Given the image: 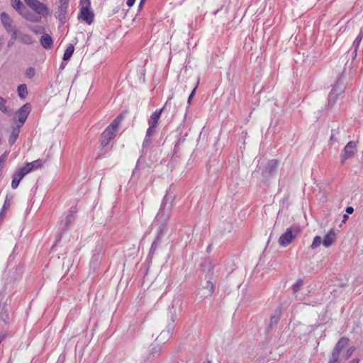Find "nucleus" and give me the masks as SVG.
I'll return each instance as SVG.
<instances>
[{"instance_id":"obj_1","label":"nucleus","mask_w":363,"mask_h":363,"mask_svg":"<svg viewBox=\"0 0 363 363\" xmlns=\"http://www.w3.org/2000/svg\"><path fill=\"white\" fill-rule=\"evenodd\" d=\"M171 186L167 190L166 195L164 196L159 211L155 217V223L158 225V230L160 233H164V227L169 218V214L172 208V202L175 199V195L170 193Z\"/></svg>"},{"instance_id":"obj_2","label":"nucleus","mask_w":363,"mask_h":363,"mask_svg":"<svg viewBox=\"0 0 363 363\" xmlns=\"http://www.w3.org/2000/svg\"><path fill=\"white\" fill-rule=\"evenodd\" d=\"M167 314L170 320L166 327V329L163 330L156 339V342L157 343H159V345L164 343L172 335V332L175 327L174 321L177 318V310L174 305L169 306Z\"/></svg>"},{"instance_id":"obj_3","label":"nucleus","mask_w":363,"mask_h":363,"mask_svg":"<svg viewBox=\"0 0 363 363\" xmlns=\"http://www.w3.org/2000/svg\"><path fill=\"white\" fill-rule=\"evenodd\" d=\"M349 341L347 337H341L335 345L331 356L345 360L348 359L354 351L352 347L348 348L345 352L343 351L348 345Z\"/></svg>"},{"instance_id":"obj_4","label":"nucleus","mask_w":363,"mask_h":363,"mask_svg":"<svg viewBox=\"0 0 363 363\" xmlns=\"http://www.w3.org/2000/svg\"><path fill=\"white\" fill-rule=\"evenodd\" d=\"M301 232L298 226H291L279 237L278 242L282 247H286L290 245Z\"/></svg>"},{"instance_id":"obj_5","label":"nucleus","mask_w":363,"mask_h":363,"mask_svg":"<svg viewBox=\"0 0 363 363\" xmlns=\"http://www.w3.org/2000/svg\"><path fill=\"white\" fill-rule=\"evenodd\" d=\"M278 164L279 161L276 159L268 161L265 167L262 170V181L263 182H267L276 174Z\"/></svg>"},{"instance_id":"obj_6","label":"nucleus","mask_w":363,"mask_h":363,"mask_svg":"<svg viewBox=\"0 0 363 363\" xmlns=\"http://www.w3.org/2000/svg\"><path fill=\"white\" fill-rule=\"evenodd\" d=\"M25 4L33 10L37 14L47 16L50 14L48 7L38 0H23Z\"/></svg>"},{"instance_id":"obj_7","label":"nucleus","mask_w":363,"mask_h":363,"mask_svg":"<svg viewBox=\"0 0 363 363\" xmlns=\"http://www.w3.org/2000/svg\"><path fill=\"white\" fill-rule=\"evenodd\" d=\"M357 144L354 141H350L347 143L340 155V162L345 163L346 160L353 157L357 152Z\"/></svg>"},{"instance_id":"obj_8","label":"nucleus","mask_w":363,"mask_h":363,"mask_svg":"<svg viewBox=\"0 0 363 363\" xmlns=\"http://www.w3.org/2000/svg\"><path fill=\"white\" fill-rule=\"evenodd\" d=\"M77 212L76 206L71 207L66 217L61 220L59 228L66 232L74 222Z\"/></svg>"},{"instance_id":"obj_9","label":"nucleus","mask_w":363,"mask_h":363,"mask_svg":"<svg viewBox=\"0 0 363 363\" xmlns=\"http://www.w3.org/2000/svg\"><path fill=\"white\" fill-rule=\"evenodd\" d=\"M69 0H59L57 8L55 12V16L61 23H64L67 14V9Z\"/></svg>"},{"instance_id":"obj_10","label":"nucleus","mask_w":363,"mask_h":363,"mask_svg":"<svg viewBox=\"0 0 363 363\" xmlns=\"http://www.w3.org/2000/svg\"><path fill=\"white\" fill-rule=\"evenodd\" d=\"M31 111V105L30 103L23 104L16 112V115L18 118L16 123L23 125L30 112Z\"/></svg>"},{"instance_id":"obj_11","label":"nucleus","mask_w":363,"mask_h":363,"mask_svg":"<svg viewBox=\"0 0 363 363\" xmlns=\"http://www.w3.org/2000/svg\"><path fill=\"white\" fill-rule=\"evenodd\" d=\"M116 130H112L108 126L104 130L101 135V147L103 149L108 145L111 139L114 137Z\"/></svg>"},{"instance_id":"obj_12","label":"nucleus","mask_w":363,"mask_h":363,"mask_svg":"<svg viewBox=\"0 0 363 363\" xmlns=\"http://www.w3.org/2000/svg\"><path fill=\"white\" fill-rule=\"evenodd\" d=\"M28 173V171L24 167L18 169L12 177L11 188L13 189H17L21 180Z\"/></svg>"},{"instance_id":"obj_13","label":"nucleus","mask_w":363,"mask_h":363,"mask_svg":"<svg viewBox=\"0 0 363 363\" xmlns=\"http://www.w3.org/2000/svg\"><path fill=\"white\" fill-rule=\"evenodd\" d=\"M94 18V13L91 11V9H80V13L78 16L79 19H82L86 23L90 25L93 23Z\"/></svg>"},{"instance_id":"obj_14","label":"nucleus","mask_w":363,"mask_h":363,"mask_svg":"<svg viewBox=\"0 0 363 363\" xmlns=\"http://www.w3.org/2000/svg\"><path fill=\"white\" fill-rule=\"evenodd\" d=\"M0 18L4 29L7 32H11L14 27L12 26L13 20L9 15L6 12H2L0 15Z\"/></svg>"},{"instance_id":"obj_15","label":"nucleus","mask_w":363,"mask_h":363,"mask_svg":"<svg viewBox=\"0 0 363 363\" xmlns=\"http://www.w3.org/2000/svg\"><path fill=\"white\" fill-rule=\"evenodd\" d=\"M166 106H167V104H165V105L162 108H161L159 110H156L155 112H153L152 113V115L150 116V117L148 120L149 125L157 126L158 121L160 120L161 114L165 110Z\"/></svg>"},{"instance_id":"obj_16","label":"nucleus","mask_w":363,"mask_h":363,"mask_svg":"<svg viewBox=\"0 0 363 363\" xmlns=\"http://www.w3.org/2000/svg\"><path fill=\"white\" fill-rule=\"evenodd\" d=\"M40 42L43 48L50 50L53 47V39L48 33H44L40 38Z\"/></svg>"},{"instance_id":"obj_17","label":"nucleus","mask_w":363,"mask_h":363,"mask_svg":"<svg viewBox=\"0 0 363 363\" xmlns=\"http://www.w3.org/2000/svg\"><path fill=\"white\" fill-rule=\"evenodd\" d=\"M10 307L6 303H0V320H2L5 323H9L10 320L9 315Z\"/></svg>"},{"instance_id":"obj_18","label":"nucleus","mask_w":363,"mask_h":363,"mask_svg":"<svg viewBox=\"0 0 363 363\" xmlns=\"http://www.w3.org/2000/svg\"><path fill=\"white\" fill-rule=\"evenodd\" d=\"M162 347L159 343L152 344L150 345L149 355L147 357L148 360H152L158 357L160 354Z\"/></svg>"},{"instance_id":"obj_19","label":"nucleus","mask_w":363,"mask_h":363,"mask_svg":"<svg viewBox=\"0 0 363 363\" xmlns=\"http://www.w3.org/2000/svg\"><path fill=\"white\" fill-rule=\"evenodd\" d=\"M22 126L23 125L16 123V125L12 127L11 133L8 140L11 145H13L18 139Z\"/></svg>"},{"instance_id":"obj_20","label":"nucleus","mask_w":363,"mask_h":363,"mask_svg":"<svg viewBox=\"0 0 363 363\" xmlns=\"http://www.w3.org/2000/svg\"><path fill=\"white\" fill-rule=\"evenodd\" d=\"M163 235V233H160V230H157V235L154 240V241L152 243V245L150 249L149 255H148V259H152L153 255L155 254L158 245L160 243V238Z\"/></svg>"},{"instance_id":"obj_21","label":"nucleus","mask_w":363,"mask_h":363,"mask_svg":"<svg viewBox=\"0 0 363 363\" xmlns=\"http://www.w3.org/2000/svg\"><path fill=\"white\" fill-rule=\"evenodd\" d=\"M335 233L334 231L330 230L328 233H327L323 240V244L325 247H330L335 241Z\"/></svg>"},{"instance_id":"obj_22","label":"nucleus","mask_w":363,"mask_h":363,"mask_svg":"<svg viewBox=\"0 0 363 363\" xmlns=\"http://www.w3.org/2000/svg\"><path fill=\"white\" fill-rule=\"evenodd\" d=\"M12 7L18 12L20 15L23 14L26 7L21 0H11Z\"/></svg>"},{"instance_id":"obj_23","label":"nucleus","mask_w":363,"mask_h":363,"mask_svg":"<svg viewBox=\"0 0 363 363\" xmlns=\"http://www.w3.org/2000/svg\"><path fill=\"white\" fill-rule=\"evenodd\" d=\"M21 16L25 18L26 20L30 21L31 22H39L41 20V16H36L31 12H30L27 9L23 12Z\"/></svg>"},{"instance_id":"obj_24","label":"nucleus","mask_w":363,"mask_h":363,"mask_svg":"<svg viewBox=\"0 0 363 363\" xmlns=\"http://www.w3.org/2000/svg\"><path fill=\"white\" fill-rule=\"evenodd\" d=\"M344 92V89L343 88H340L339 90H338V92H337V89L336 88H332V90L330 91V93L329 94V97H328V103L330 104V103H334L339 95H340L341 94H342Z\"/></svg>"},{"instance_id":"obj_25","label":"nucleus","mask_w":363,"mask_h":363,"mask_svg":"<svg viewBox=\"0 0 363 363\" xmlns=\"http://www.w3.org/2000/svg\"><path fill=\"white\" fill-rule=\"evenodd\" d=\"M6 99L0 96V111L8 116H11L13 111L11 108L6 106Z\"/></svg>"},{"instance_id":"obj_26","label":"nucleus","mask_w":363,"mask_h":363,"mask_svg":"<svg viewBox=\"0 0 363 363\" xmlns=\"http://www.w3.org/2000/svg\"><path fill=\"white\" fill-rule=\"evenodd\" d=\"M43 165V162L41 160H37L32 162H27L26 166L24 167L26 169L30 172L33 169H36L40 167Z\"/></svg>"},{"instance_id":"obj_27","label":"nucleus","mask_w":363,"mask_h":363,"mask_svg":"<svg viewBox=\"0 0 363 363\" xmlns=\"http://www.w3.org/2000/svg\"><path fill=\"white\" fill-rule=\"evenodd\" d=\"M103 252V245L102 244L98 243L94 251H93V256L92 259L95 260L96 262H98L99 259L101 257Z\"/></svg>"},{"instance_id":"obj_28","label":"nucleus","mask_w":363,"mask_h":363,"mask_svg":"<svg viewBox=\"0 0 363 363\" xmlns=\"http://www.w3.org/2000/svg\"><path fill=\"white\" fill-rule=\"evenodd\" d=\"M17 92L21 99H25L28 94L27 85L26 84H21L18 85L17 88Z\"/></svg>"},{"instance_id":"obj_29","label":"nucleus","mask_w":363,"mask_h":363,"mask_svg":"<svg viewBox=\"0 0 363 363\" xmlns=\"http://www.w3.org/2000/svg\"><path fill=\"white\" fill-rule=\"evenodd\" d=\"M12 200H13V196L12 195L7 194L6 196L4 203L3 205L1 211H0V216H4L5 215V212L9 208Z\"/></svg>"},{"instance_id":"obj_30","label":"nucleus","mask_w":363,"mask_h":363,"mask_svg":"<svg viewBox=\"0 0 363 363\" xmlns=\"http://www.w3.org/2000/svg\"><path fill=\"white\" fill-rule=\"evenodd\" d=\"M124 117L123 113H120L108 126L112 130L117 131L119 124Z\"/></svg>"},{"instance_id":"obj_31","label":"nucleus","mask_w":363,"mask_h":363,"mask_svg":"<svg viewBox=\"0 0 363 363\" xmlns=\"http://www.w3.org/2000/svg\"><path fill=\"white\" fill-rule=\"evenodd\" d=\"M281 309L279 308L278 311L275 312L274 315H272L270 318V323L269 328H272L274 325H277L281 318Z\"/></svg>"},{"instance_id":"obj_32","label":"nucleus","mask_w":363,"mask_h":363,"mask_svg":"<svg viewBox=\"0 0 363 363\" xmlns=\"http://www.w3.org/2000/svg\"><path fill=\"white\" fill-rule=\"evenodd\" d=\"M19 40L22 43L28 45H32L34 43V40L30 35L21 33H19Z\"/></svg>"},{"instance_id":"obj_33","label":"nucleus","mask_w":363,"mask_h":363,"mask_svg":"<svg viewBox=\"0 0 363 363\" xmlns=\"http://www.w3.org/2000/svg\"><path fill=\"white\" fill-rule=\"evenodd\" d=\"M74 51V47L72 44H69L66 48L64 55H63V60L68 61L70 60Z\"/></svg>"},{"instance_id":"obj_34","label":"nucleus","mask_w":363,"mask_h":363,"mask_svg":"<svg viewBox=\"0 0 363 363\" xmlns=\"http://www.w3.org/2000/svg\"><path fill=\"white\" fill-rule=\"evenodd\" d=\"M65 233V231L58 228L56 235H55V241L54 245L52 246V249H54V247L61 241L63 234Z\"/></svg>"},{"instance_id":"obj_35","label":"nucleus","mask_w":363,"mask_h":363,"mask_svg":"<svg viewBox=\"0 0 363 363\" xmlns=\"http://www.w3.org/2000/svg\"><path fill=\"white\" fill-rule=\"evenodd\" d=\"M29 29L35 34H44L45 28L40 26H29Z\"/></svg>"},{"instance_id":"obj_36","label":"nucleus","mask_w":363,"mask_h":363,"mask_svg":"<svg viewBox=\"0 0 363 363\" xmlns=\"http://www.w3.org/2000/svg\"><path fill=\"white\" fill-rule=\"evenodd\" d=\"M204 289H206L208 291V295L211 296L213 294L215 289V285L211 281H207L206 285L204 286Z\"/></svg>"},{"instance_id":"obj_37","label":"nucleus","mask_w":363,"mask_h":363,"mask_svg":"<svg viewBox=\"0 0 363 363\" xmlns=\"http://www.w3.org/2000/svg\"><path fill=\"white\" fill-rule=\"evenodd\" d=\"M342 84H343V77L342 75H338L335 80V84L333 86V88L335 87L337 89V92H338V90L340 88H343Z\"/></svg>"},{"instance_id":"obj_38","label":"nucleus","mask_w":363,"mask_h":363,"mask_svg":"<svg viewBox=\"0 0 363 363\" xmlns=\"http://www.w3.org/2000/svg\"><path fill=\"white\" fill-rule=\"evenodd\" d=\"M321 242H323L322 238L317 235L313 238V242L311 245V249H315L317 247H318Z\"/></svg>"},{"instance_id":"obj_39","label":"nucleus","mask_w":363,"mask_h":363,"mask_svg":"<svg viewBox=\"0 0 363 363\" xmlns=\"http://www.w3.org/2000/svg\"><path fill=\"white\" fill-rule=\"evenodd\" d=\"M302 285H303L302 279H298L296 281V282L292 285V290H293L294 293L298 292L300 290Z\"/></svg>"},{"instance_id":"obj_40","label":"nucleus","mask_w":363,"mask_h":363,"mask_svg":"<svg viewBox=\"0 0 363 363\" xmlns=\"http://www.w3.org/2000/svg\"><path fill=\"white\" fill-rule=\"evenodd\" d=\"M35 74V70L33 67H28L26 70V75L28 78L32 79Z\"/></svg>"},{"instance_id":"obj_41","label":"nucleus","mask_w":363,"mask_h":363,"mask_svg":"<svg viewBox=\"0 0 363 363\" xmlns=\"http://www.w3.org/2000/svg\"><path fill=\"white\" fill-rule=\"evenodd\" d=\"M156 128H157V126H155L152 125H149V127L146 131V135L147 137L152 136L155 133Z\"/></svg>"},{"instance_id":"obj_42","label":"nucleus","mask_w":363,"mask_h":363,"mask_svg":"<svg viewBox=\"0 0 363 363\" xmlns=\"http://www.w3.org/2000/svg\"><path fill=\"white\" fill-rule=\"evenodd\" d=\"M81 9H91V1L90 0H80Z\"/></svg>"},{"instance_id":"obj_43","label":"nucleus","mask_w":363,"mask_h":363,"mask_svg":"<svg viewBox=\"0 0 363 363\" xmlns=\"http://www.w3.org/2000/svg\"><path fill=\"white\" fill-rule=\"evenodd\" d=\"M11 39L12 40H16L17 38H19L20 33H18V31L15 28H13V30H11Z\"/></svg>"},{"instance_id":"obj_44","label":"nucleus","mask_w":363,"mask_h":363,"mask_svg":"<svg viewBox=\"0 0 363 363\" xmlns=\"http://www.w3.org/2000/svg\"><path fill=\"white\" fill-rule=\"evenodd\" d=\"M198 84H199V82H197V84H196V86L193 89V90H192L191 93V94H190V95L189 96V98H188V100H187V103H188L189 104H191V100H192L193 97H194V95H195V92H196V89H197Z\"/></svg>"},{"instance_id":"obj_45","label":"nucleus","mask_w":363,"mask_h":363,"mask_svg":"<svg viewBox=\"0 0 363 363\" xmlns=\"http://www.w3.org/2000/svg\"><path fill=\"white\" fill-rule=\"evenodd\" d=\"M150 137H147V135H145V138L143 140V147L145 148V147H148L150 143H151V140L150 139Z\"/></svg>"},{"instance_id":"obj_46","label":"nucleus","mask_w":363,"mask_h":363,"mask_svg":"<svg viewBox=\"0 0 363 363\" xmlns=\"http://www.w3.org/2000/svg\"><path fill=\"white\" fill-rule=\"evenodd\" d=\"M343 359L331 356L328 363H342Z\"/></svg>"},{"instance_id":"obj_47","label":"nucleus","mask_w":363,"mask_h":363,"mask_svg":"<svg viewBox=\"0 0 363 363\" xmlns=\"http://www.w3.org/2000/svg\"><path fill=\"white\" fill-rule=\"evenodd\" d=\"M7 157V154L5 152L0 156V169L2 168V165L6 161Z\"/></svg>"},{"instance_id":"obj_48","label":"nucleus","mask_w":363,"mask_h":363,"mask_svg":"<svg viewBox=\"0 0 363 363\" xmlns=\"http://www.w3.org/2000/svg\"><path fill=\"white\" fill-rule=\"evenodd\" d=\"M359 45H360V43H359V42H357L355 40L353 42L352 47L354 49L355 55H357V50H358Z\"/></svg>"},{"instance_id":"obj_49","label":"nucleus","mask_w":363,"mask_h":363,"mask_svg":"<svg viewBox=\"0 0 363 363\" xmlns=\"http://www.w3.org/2000/svg\"><path fill=\"white\" fill-rule=\"evenodd\" d=\"M183 140H182L181 138H179L177 141V143H176V145H174V152H177L178 151V149H179V144L181 142H182Z\"/></svg>"},{"instance_id":"obj_50","label":"nucleus","mask_w":363,"mask_h":363,"mask_svg":"<svg viewBox=\"0 0 363 363\" xmlns=\"http://www.w3.org/2000/svg\"><path fill=\"white\" fill-rule=\"evenodd\" d=\"M345 211L347 214H352L354 212V208L352 206H347Z\"/></svg>"},{"instance_id":"obj_51","label":"nucleus","mask_w":363,"mask_h":363,"mask_svg":"<svg viewBox=\"0 0 363 363\" xmlns=\"http://www.w3.org/2000/svg\"><path fill=\"white\" fill-rule=\"evenodd\" d=\"M135 0H127L126 4L129 7H131L134 5Z\"/></svg>"},{"instance_id":"obj_52","label":"nucleus","mask_w":363,"mask_h":363,"mask_svg":"<svg viewBox=\"0 0 363 363\" xmlns=\"http://www.w3.org/2000/svg\"><path fill=\"white\" fill-rule=\"evenodd\" d=\"M140 158H141V157H140V158L138 160L137 164H136V166H135V169H133V172L132 177H133V175L135 174V172H136V171H137V169H138V164H139V162H140Z\"/></svg>"},{"instance_id":"obj_53","label":"nucleus","mask_w":363,"mask_h":363,"mask_svg":"<svg viewBox=\"0 0 363 363\" xmlns=\"http://www.w3.org/2000/svg\"><path fill=\"white\" fill-rule=\"evenodd\" d=\"M14 41L15 40H12L11 39H10L8 42L7 47L11 48L13 45Z\"/></svg>"},{"instance_id":"obj_54","label":"nucleus","mask_w":363,"mask_h":363,"mask_svg":"<svg viewBox=\"0 0 363 363\" xmlns=\"http://www.w3.org/2000/svg\"><path fill=\"white\" fill-rule=\"evenodd\" d=\"M146 0H140L138 8L141 9L143 8V4L145 3Z\"/></svg>"},{"instance_id":"obj_55","label":"nucleus","mask_w":363,"mask_h":363,"mask_svg":"<svg viewBox=\"0 0 363 363\" xmlns=\"http://www.w3.org/2000/svg\"><path fill=\"white\" fill-rule=\"evenodd\" d=\"M362 38H363V37L358 34L357 37L356 38V39L354 40L357 42L361 43Z\"/></svg>"},{"instance_id":"obj_56","label":"nucleus","mask_w":363,"mask_h":363,"mask_svg":"<svg viewBox=\"0 0 363 363\" xmlns=\"http://www.w3.org/2000/svg\"><path fill=\"white\" fill-rule=\"evenodd\" d=\"M362 38H363V37L358 34L357 37L356 38V39L354 40L357 42L361 43Z\"/></svg>"},{"instance_id":"obj_57","label":"nucleus","mask_w":363,"mask_h":363,"mask_svg":"<svg viewBox=\"0 0 363 363\" xmlns=\"http://www.w3.org/2000/svg\"><path fill=\"white\" fill-rule=\"evenodd\" d=\"M359 360L358 358H354L352 361H350L349 363H359Z\"/></svg>"},{"instance_id":"obj_58","label":"nucleus","mask_w":363,"mask_h":363,"mask_svg":"<svg viewBox=\"0 0 363 363\" xmlns=\"http://www.w3.org/2000/svg\"><path fill=\"white\" fill-rule=\"evenodd\" d=\"M348 218H349V217H348L347 213V214H345V215L343 216V220H342V222H344V223H345V222L348 219Z\"/></svg>"},{"instance_id":"obj_59","label":"nucleus","mask_w":363,"mask_h":363,"mask_svg":"<svg viewBox=\"0 0 363 363\" xmlns=\"http://www.w3.org/2000/svg\"><path fill=\"white\" fill-rule=\"evenodd\" d=\"M359 35L363 37V27L361 28Z\"/></svg>"},{"instance_id":"obj_60","label":"nucleus","mask_w":363,"mask_h":363,"mask_svg":"<svg viewBox=\"0 0 363 363\" xmlns=\"http://www.w3.org/2000/svg\"><path fill=\"white\" fill-rule=\"evenodd\" d=\"M208 265H209V269H208L209 270H210L211 268H213V265H212L211 263H208Z\"/></svg>"},{"instance_id":"obj_61","label":"nucleus","mask_w":363,"mask_h":363,"mask_svg":"<svg viewBox=\"0 0 363 363\" xmlns=\"http://www.w3.org/2000/svg\"><path fill=\"white\" fill-rule=\"evenodd\" d=\"M333 138H334V134L332 133V135H330V140H333Z\"/></svg>"},{"instance_id":"obj_62","label":"nucleus","mask_w":363,"mask_h":363,"mask_svg":"<svg viewBox=\"0 0 363 363\" xmlns=\"http://www.w3.org/2000/svg\"><path fill=\"white\" fill-rule=\"evenodd\" d=\"M235 94V89H233L232 91L230 92V95H233Z\"/></svg>"},{"instance_id":"obj_63","label":"nucleus","mask_w":363,"mask_h":363,"mask_svg":"<svg viewBox=\"0 0 363 363\" xmlns=\"http://www.w3.org/2000/svg\"><path fill=\"white\" fill-rule=\"evenodd\" d=\"M353 59H354L356 57L357 55H355V52H354V50L353 51Z\"/></svg>"},{"instance_id":"obj_64","label":"nucleus","mask_w":363,"mask_h":363,"mask_svg":"<svg viewBox=\"0 0 363 363\" xmlns=\"http://www.w3.org/2000/svg\"><path fill=\"white\" fill-rule=\"evenodd\" d=\"M211 245H208V250H211Z\"/></svg>"}]
</instances>
